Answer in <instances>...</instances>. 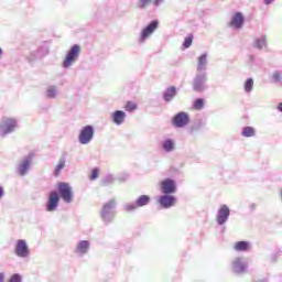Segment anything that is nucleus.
<instances>
[{"mask_svg": "<svg viewBox=\"0 0 282 282\" xmlns=\"http://www.w3.org/2000/svg\"><path fill=\"white\" fill-rule=\"evenodd\" d=\"M188 122H191V119L188 117V113H186V112H178L172 119V124L174 127H177L178 129L186 127V124H188Z\"/></svg>", "mask_w": 282, "mask_h": 282, "instance_id": "423d86ee", "label": "nucleus"}, {"mask_svg": "<svg viewBox=\"0 0 282 282\" xmlns=\"http://www.w3.org/2000/svg\"><path fill=\"white\" fill-rule=\"evenodd\" d=\"M242 135L245 138H252L254 137V128L252 127H245L242 130Z\"/></svg>", "mask_w": 282, "mask_h": 282, "instance_id": "b1692460", "label": "nucleus"}, {"mask_svg": "<svg viewBox=\"0 0 282 282\" xmlns=\"http://www.w3.org/2000/svg\"><path fill=\"white\" fill-rule=\"evenodd\" d=\"M162 0H138V8H140L141 10L147 8L149 6V3H154V6H160V2Z\"/></svg>", "mask_w": 282, "mask_h": 282, "instance_id": "4be33fe9", "label": "nucleus"}, {"mask_svg": "<svg viewBox=\"0 0 282 282\" xmlns=\"http://www.w3.org/2000/svg\"><path fill=\"white\" fill-rule=\"evenodd\" d=\"M2 133L6 135L8 133H12L14 129H17V120L12 118H7L2 120V124L0 126Z\"/></svg>", "mask_w": 282, "mask_h": 282, "instance_id": "6e6552de", "label": "nucleus"}, {"mask_svg": "<svg viewBox=\"0 0 282 282\" xmlns=\"http://www.w3.org/2000/svg\"><path fill=\"white\" fill-rule=\"evenodd\" d=\"M175 196H171L169 194H164L159 197V204L162 206V208H171L175 206Z\"/></svg>", "mask_w": 282, "mask_h": 282, "instance_id": "9b49d317", "label": "nucleus"}, {"mask_svg": "<svg viewBox=\"0 0 282 282\" xmlns=\"http://www.w3.org/2000/svg\"><path fill=\"white\" fill-rule=\"evenodd\" d=\"M94 138V127L93 126H85L78 135V141L80 144H89Z\"/></svg>", "mask_w": 282, "mask_h": 282, "instance_id": "20e7f679", "label": "nucleus"}, {"mask_svg": "<svg viewBox=\"0 0 282 282\" xmlns=\"http://www.w3.org/2000/svg\"><path fill=\"white\" fill-rule=\"evenodd\" d=\"M98 175H100V170L98 167H95L90 173L89 180H98Z\"/></svg>", "mask_w": 282, "mask_h": 282, "instance_id": "7c9ffc66", "label": "nucleus"}, {"mask_svg": "<svg viewBox=\"0 0 282 282\" xmlns=\"http://www.w3.org/2000/svg\"><path fill=\"white\" fill-rule=\"evenodd\" d=\"M206 78L202 75H197L194 79L193 87L195 91H204V82Z\"/></svg>", "mask_w": 282, "mask_h": 282, "instance_id": "dca6fc26", "label": "nucleus"}, {"mask_svg": "<svg viewBox=\"0 0 282 282\" xmlns=\"http://www.w3.org/2000/svg\"><path fill=\"white\" fill-rule=\"evenodd\" d=\"M126 208L127 210H135V208H139V207H138V204L135 203V205H128Z\"/></svg>", "mask_w": 282, "mask_h": 282, "instance_id": "c9c22d12", "label": "nucleus"}, {"mask_svg": "<svg viewBox=\"0 0 282 282\" xmlns=\"http://www.w3.org/2000/svg\"><path fill=\"white\" fill-rule=\"evenodd\" d=\"M3 197V187H0V198Z\"/></svg>", "mask_w": 282, "mask_h": 282, "instance_id": "58836bf2", "label": "nucleus"}, {"mask_svg": "<svg viewBox=\"0 0 282 282\" xmlns=\"http://www.w3.org/2000/svg\"><path fill=\"white\" fill-rule=\"evenodd\" d=\"M278 109L282 112V102L278 105Z\"/></svg>", "mask_w": 282, "mask_h": 282, "instance_id": "ea45409f", "label": "nucleus"}, {"mask_svg": "<svg viewBox=\"0 0 282 282\" xmlns=\"http://www.w3.org/2000/svg\"><path fill=\"white\" fill-rule=\"evenodd\" d=\"M208 55L203 54L198 57V65H197V72H203V69H206V63L208 62Z\"/></svg>", "mask_w": 282, "mask_h": 282, "instance_id": "412c9836", "label": "nucleus"}, {"mask_svg": "<svg viewBox=\"0 0 282 282\" xmlns=\"http://www.w3.org/2000/svg\"><path fill=\"white\" fill-rule=\"evenodd\" d=\"M31 162H32V156L23 159V161L18 166L19 175H25V173H28V171L30 170Z\"/></svg>", "mask_w": 282, "mask_h": 282, "instance_id": "4468645a", "label": "nucleus"}, {"mask_svg": "<svg viewBox=\"0 0 282 282\" xmlns=\"http://www.w3.org/2000/svg\"><path fill=\"white\" fill-rule=\"evenodd\" d=\"M1 54H3V51L0 48V56H1Z\"/></svg>", "mask_w": 282, "mask_h": 282, "instance_id": "a19ab883", "label": "nucleus"}, {"mask_svg": "<svg viewBox=\"0 0 282 282\" xmlns=\"http://www.w3.org/2000/svg\"><path fill=\"white\" fill-rule=\"evenodd\" d=\"M6 281V274L4 273H0V282Z\"/></svg>", "mask_w": 282, "mask_h": 282, "instance_id": "e433bc0d", "label": "nucleus"}, {"mask_svg": "<svg viewBox=\"0 0 282 282\" xmlns=\"http://www.w3.org/2000/svg\"><path fill=\"white\" fill-rule=\"evenodd\" d=\"M47 98H56V87L51 86L46 91Z\"/></svg>", "mask_w": 282, "mask_h": 282, "instance_id": "c756f323", "label": "nucleus"}, {"mask_svg": "<svg viewBox=\"0 0 282 282\" xmlns=\"http://www.w3.org/2000/svg\"><path fill=\"white\" fill-rule=\"evenodd\" d=\"M230 26L236 28L237 30L243 26V14H241V12H237L234 14Z\"/></svg>", "mask_w": 282, "mask_h": 282, "instance_id": "ddd939ff", "label": "nucleus"}, {"mask_svg": "<svg viewBox=\"0 0 282 282\" xmlns=\"http://www.w3.org/2000/svg\"><path fill=\"white\" fill-rule=\"evenodd\" d=\"M163 149H165V151H173V141L171 140H166L164 143H163Z\"/></svg>", "mask_w": 282, "mask_h": 282, "instance_id": "2f4dec72", "label": "nucleus"}, {"mask_svg": "<svg viewBox=\"0 0 282 282\" xmlns=\"http://www.w3.org/2000/svg\"><path fill=\"white\" fill-rule=\"evenodd\" d=\"M274 0H264L265 6H270Z\"/></svg>", "mask_w": 282, "mask_h": 282, "instance_id": "4c0bfd02", "label": "nucleus"}, {"mask_svg": "<svg viewBox=\"0 0 282 282\" xmlns=\"http://www.w3.org/2000/svg\"><path fill=\"white\" fill-rule=\"evenodd\" d=\"M193 39H194V36L192 33L185 37V40L183 42V47L185 50H188V47H191L193 45Z\"/></svg>", "mask_w": 282, "mask_h": 282, "instance_id": "a878e982", "label": "nucleus"}, {"mask_svg": "<svg viewBox=\"0 0 282 282\" xmlns=\"http://www.w3.org/2000/svg\"><path fill=\"white\" fill-rule=\"evenodd\" d=\"M158 25H160L158 20H154L149 25H147L141 32L140 41H147V39H149V36H151V34L158 30Z\"/></svg>", "mask_w": 282, "mask_h": 282, "instance_id": "0eeeda50", "label": "nucleus"}, {"mask_svg": "<svg viewBox=\"0 0 282 282\" xmlns=\"http://www.w3.org/2000/svg\"><path fill=\"white\" fill-rule=\"evenodd\" d=\"M57 188L62 199L65 200L66 204H72L74 194L72 193V187L69 186V184L61 182L58 183Z\"/></svg>", "mask_w": 282, "mask_h": 282, "instance_id": "f03ea898", "label": "nucleus"}, {"mask_svg": "<svg viewBox=\"0 0 282 282\" xmlns=\"http://www.w3.org/2000/svg\"><path fill=\"white\" fill-rule=\"evenodd\" d=\"M124 118H127V113L122 110H117L112 113V122H115V124H122V122H124Z\"/></svg>", "mask_w": 282, "mask_h": 282, "instance_id": "2eb2a0df", "label": "nucleus"}, {"mask_svg": "<svg viewBox=\"0 0 282 282\" xmlns=\"http://www.w3.org/2000/svg\"><path fill=\"white\" fill-rule=\"evenodd\" d=\"M79 54H80V47L78 45H74L73 47H70V50L68 51L64 59L63 67L65 68L72 67V65H74V63L78 61Z\"/></svg>", "mask_w": 282, "mask_h": 282, "instance_id": "f257e3e1", "label": "nucleus"}, {"mask_svg": "<svg viewBox=\"0 0 282 282\" xmlns=\"http://www.w3.org/2000/svg\"><path fill=\"white\" fill-rule=\"evenodd\" d=\"M175 94H177V89L175 88V86H171L166 89L164 94V100H166V102H171V100L175 98Z\"/></svg>", "mask_w": 282, "mask_h": 282, "instance_id": "aec40b11", "label": "nucleus"}, {"mask_svg": "<svg viewBox=\"0 0 282 282\" xmlns=\"http://www.w3.org/2000/svg\"><path fill=\"white\" fill-rule=\"evenodd\" d=\"M113 208H116V199L113 198L106 203L102 207L101 217L107 224H109V221H113V214H111Z\"/></svg>", "mask_w": 282, "mask_h": 282, "instance_id": "7ed1b4c3", "label": "nucleus"}, {"mask_svg": "<svg viewBox=\"0 0 282 282\" xmlns=\"http://www.w3.org/2000/svg\"><path fill=\"white\" fill-rule=\"evenodd\" d=\"M163 195H173L177 191V186L173 178H165L160 183Z\"/></svg>", "mask_w": 282, "mask_h": 282, "instance_id": "39448f33", "label": "nucleus"}, {"mask_svg": "<svg viewBox=\"0 0 282 282\" xmlns=\"http://www.w3.org/2000/svg\"><path fill=\"white\" fill-rule=\"evenodd\" d=\"M151 202V197L149 195H141L137 199V206L140 208L142 206H147Z\"/></svg>", "mask_w": 282, "mask_h": 282, "instance_id": "5701e85b", "label": "nucleus"}, {"mask_svg": "<svg viewBox=\"0 0 282 282\" xmlns=\"http://www.w3.org/2000/svg\"><path fill=\"white\" fill-rule=\"evenodd\" d=\"M228 217H230V208H228V206L226 205H223L218 210V217H217V221L219 226H224V224L228 221Z\"/></svg>", "mask_w": 282, "mask_h": 282, "instance_id": "f8f14e48", "label": "nucleus"}, {"mask_svg": "<svg viewBox=\"0 0 282 282\" xmlns=\"http://www.w3.org/2000/svg\"><path fill=\"white\" fill-rule=\"evenodd\" d=\"M234 250H236V252H248V250H250V242L238 241L235 243Z\"/></svg>", "mask_w": 282, "mask_h": 282, "instance_id": "f3484780", "label": "nucleus"}, {"mask_svg": "<svg viewBox=\"0 0 282 282\" xmlns=\"http://www.w3.org/2000/svg\"><path fill=\"white\" fill-rule=\"evenodd\" d=\"M252 87H254V80L252 78H248L245 82V91H252Z\"/></svg>", "mask_w": 282, "mask_h": 282, "instance_id": "cd10ccee", "label": "nucleus"}, {"mask_svg": "<svg viewBox=\"0 0 282 282\" xmlns=\"http://www.w3.org/2000/svg\"><path fill=\"white\" fill-rule=\"evenodd\" d=\"M58 202H61V196H58V193L51 192L48 195V200L46 205V209L48 213H52V210H56V206H58Z\"/></svg>", "mask_w": 282, "mask_h": 282, "instance_id": "9d476101", "label": "nucleus"}, {"mask_svg": "<svg viewBox=\"0 0 282 282\" xmlns=\"http://www.w3.org/2000/svg\"><path fill=\"white\" fill-rule=\"evenodd\" d=\"M15 254L17 257L25 258L28 254H30V249L28 248V243L25 240H18L15 245Z\"/></svg>", "mask_w": 282, "mask_h": 282, "instance_id": "1a4fd4ad", "label": "nucleus"}, {"mask_svg": "<svg viewBox=\"0 0 282 282\" xmlns=\"http://www.w3.org/2000/svg\"><path fill=\"white\" fill-rule=\"evenodd\" d=\"M138 109V104L133 102V101H127L124 105V110L132 112L135 111Z\"/></svg>", "mask_w": 282, "mask_h": 282, "instance_id": "393cba45", "label": "nucleus"}, {"mask_svg": "<svg viewBox=\"0 0 282 282\" xmlns=\"http://www.w3.org/2000/svg\"><path fill=\"white\" fill-rule=\"evenodd\" d=\"M232 265H234V272H236V274L246 272V264H243V262H241V258H237L234 261Z\"/></svg>", "mask_w": 282, "mask_h": 282, "instance_id": "6ab92c4d", "label": "nucleus"}, {"mask_svg": "<svg viewBox=\"0 0 282 282\" xmlns=\"http://www.w3.org/2000/svg\"><path fill=\"white\" fill-rule=\"evenodd\" d=\"M263 45H265V41L263 40H258L257 43H256V46L261 50V47H263Z\"/></svg>", "mask_w": 282, "mask_h": 282, "instance_id": "72a5a7b5", "label": "nucleus"}, {"mask_svg": "<svg viewBox=\"0 0 282 282\" xmlns=\"http://www.w3.org/2000/svg\"><path fill=\"white\" fill-rule=\"evenodd\" d=\"M65 169V160H61L58 164L55 166V175H61V172Z\"/></svg>", "mask_w": 282, "mask_h": 282, "instance_id": "c85d7f7f", "label": "nucleus"}, {"mask_svg": "<svg viewBox=\"0 0 282 282\" xmlns=\"http://www.w3.org/2000/svg\"><path fill=\"white\" fill-rule=\"evenodd\" d=\"M87 250H89V241L87 240L79 241L76 247V252L78 254H87Z\"/></svg>", "mask_w": 282, "mask_h": 282, "instance_id": "a211bd4d", "label": "nucleus"}, {"mask_svg": "<svg viewBox=\"0 0 282 282\" xmlns=\"http://www.w3.org/2000/svg\"><path fill=\"white\" fill-rule=\"evenodd\" d=\"M193 109H195L196 111L204 109V99L202 98L196 99L193 104Z\"/></svg>", "mask_w": 282, "mask_h": 282, "instance_id": "bb28decb", "label": "nucleus"}, {"mask_svg": "<svg viewBox=\"0 0 282 282\" xmlns=\"http://www.w3.org/2000/svg\"><path fill=\"white\" fill-rule=\"evenodd\" d=\"M9 282H21V276L19 273H15L9 279Z\"/></svg>", "mask_w": 282, "mask_h": 282, "instance_id": "473e14b6", "label": "nucleus"}, {"mask_svg": "<svg viewBox=\"0 0 282 282\" xmlns=\"http://www.w3.org/2000/svg\"><path fill=\"white\" fill-rule=\"evenodd\" d=\"M273 79H274L275 83H279V80H281V74L274 73L273 74Z\"/></svg>", "mask_w": 282, "mask_h": 282, "instance_id": "f704fd0d", "label": "nucleus"}]
</instances>
